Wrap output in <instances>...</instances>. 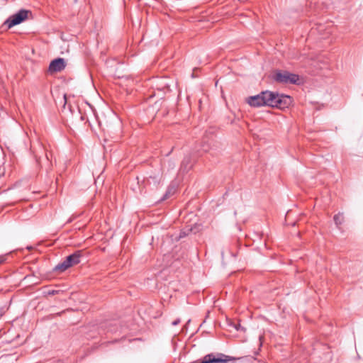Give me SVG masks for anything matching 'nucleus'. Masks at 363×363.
<instances>
[{
  "mask_svg": "<svg viewBox=\"0 0 363 363\" xmlns=\"http://www.w3.org/2000/svg\"><path fill=\"white\" fill-rule=\"evenodd\" d=\"M247 103L253 107L268 106L284 109L291 104V99L286 95H280L277 93L265 91L256 96L249 97Z\"/></svg>",
  "mask_w": 363,
  "mask_h": 363,
  "instance_id": "f257e3e1",
  "label": "nucleus"
},
{
  "mask_svg": "<svg viewBox=\"0 0 363 363\" xmlns=\"http://www.w3.org/2000/svg\"><path fill=\"white\" fill-rule=\"evenodd\" d=\"M82 257V251H76L74 253L67 256L63 262L57 264L55 267L54 270L55 272H63L68 268L79 264L80 262Z\"/></svg>",
  "mask_w": 363,
  "mask_h": 363,
  "instance_id": "f03ea898",
  "label": "nucleus"
},
{
  "mask_svg": "<svg viewBox=\"0 0 363 363\" xmlns=\"http://www.w3.org/2000/svg\"><path fill=\"white\" fill-rule=\"evenodd\" d=\"M274 79L281 84H296L298 83L299 77L287 71H277L274 75Z\"/></svg>",
  "mask_w": 363,
  "mask_h": 363,
  "instance_id": "7ed1b4c3",
  "label": "nucleus"
},
{
  "mask_svg": "<svg viewBox=\"0 0 363 363\" xmlns=\"http://www.w3.org/2000/svg\"><path fill=\"white\" fill-rule=\"evenodd\" d=\"M233 359H234V358L222 353H218L217 354L211 353L204 356L200 362L194 363H227Z\"/></svg>",
  "mask_w": 363,
  "mask_h": 363,
  "instance_id": "20e7f679",
  "label": "nucleus"
},
{
  "mask_svg": "<svg viewBox=\"0 0 363 363\" xmlns=\"http://www.w3.org/2000/svg\"><path fill=\"white\" fill-rule=\"evenodd\" d=\"M28 11L21 10L18 13L10 16L5 21V25H6L9 28H11L13 26H16L23 22V21H25L28 18Z\"/></svg>",
  "mask_w": 363,
  "mask_h": 363,
  "instance_id": "39448f33",
  "label": "nucleus"
},
{
  "mask_svg": "<svg viewBox=\"0 0 363 363\" xmlns=\"http://www.w3.org/2000/svg\"><path fill=\"white\" fill-rule=\"evenodd\" d=\"M66 67V62L65 59L59 57L51 61L49 65L50 72H60L62 71Z\"/></svg>",
  "mask_w": 363,
  "mask_h": 363,
  "instance_id": "423d86ee",
  "label": "nucleus"
},
{
  "mask_svg": "<svg viewBox=\"0 0 363 363\" xmlns=\"http://www.w3.org/2000/svg\"><path fill=\"white\" fill-rule=\"evenodd\" d=\"M333 219L335 225L339 227L342 223L344 217L342 214L338 213L334 216Z\"/></svg>",
  "mask_w": 363,
  "mask_h": 363,
  "instance_id": "0eeeda50",
  "label": "nucleus"
},
{
  "mask_svg": "<svg viewBox=\"0 0 363 363\" xmlns=\"http://www.w3.org/2000/svg\"><path fill=\"white\" fill-rule=\"evenodd\" d=\"M175 191H176V189H175V188L174 186L169 187L167 191V192H166V194H164V197L162 198V200H165L167 198H169V196L170 195H172V194H174Z\"/></svg>",
  "mask_w": 363,
  "mask_h": 363,
  "instance_id": "6e6552de",
  "label": "nucleus"
},
{
  "mask_svg": "<svg viewBox=\"0 0 363 363\" xmlns=\"http://www.w3.org/2000/svg\"><path fill=\"white\" fill-rule=\"evenodd\" d=\"M234 327L237 330H243V328L240 325V324H236L234 325Z\"/></svg>",
  "mask_w": 363,
  "mask_h": 363,
  "instance_id": "1a4fd4ad",
  "label": "nucleus"
},
{
  "mask_svg": "<svg viewBox=\"0 0 363 363\" xmlns=\"http://www.w3.org/2000/svg\"><path fill=\"white\" fill-rule=\"evenodd\" d=\"M180 322H181L180 319L177 318L175 320H174L172 324V325L175 326V325H177L178 324H179Z\"/></svg>",
  "mask_w": 363,
  "mask_h": 363,
  "instance_id": "9d476101",
  "label": "nucleus"
},
{
  "mask_svg": "<svg viewBox=\"0 0 363 363\" xmlns=\"http://www.w3.org/2000/svg\"><path fill=\"white\" fill-rule=\"evenodd\" d=\"M5 260L4 256H0V264L3 263Z\"/></svg>",
  "mask_w": 363,
  "mask_h": 363,
  "instance_id": "9b49d317",
  "label": "nucleus"
},
{
  "mask_svg": "<svg viewBox=\"0 0 363 363\" xmlns=\"http://www.w3.org/2000/svg\"><path fill=\"white\" fill-rule=\"evenodd\" d=\"M64 100H65V104H66V101H67L66 95H64Z\"/></svg>",
  "mask_w": 363,
  "mask_h": 363,
  "instance_id": "f8f14e48",
  "label": "nucleus"
}]
</instances>
